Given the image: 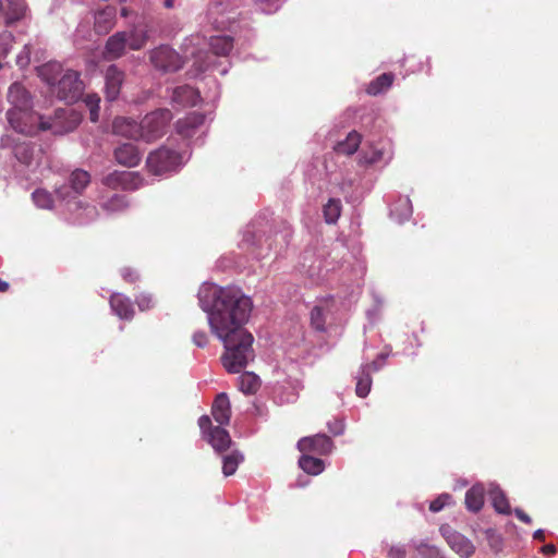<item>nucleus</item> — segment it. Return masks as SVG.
<instances>
[{"label":"nucleus","mask_w":558,"mask_h":558,"mask_svg":"<svg viewBox=\"0 0 558 558\" xmlns=\"http://www.w3.org/2000/svg\"><path fill=\"white\" fill-rule=\"evenodd\" d=\"M197 296L211 332L223 344V367L231 374L241 373L255 359L254 337L245 327L253 308L251 298L240 288L208 282L201 286Z\"/></svg>","instance_id":"obj_1"},{"label":"nucleus","mask_w":558,"mask_h":558,"mask_svg":"<svg viewBox=\"0 0 558 558\" xmlns=\"http://www.w3.org/2000/svg\"><path fill=\"white\" fill-rule=\"evenodd\" d=\"M211 415L220 426H213L208 415H202L198 418V426L204 439L215 451L221 452L227 450L231 445V437L222 427L229 424L231 416L230 400L226 392L217 395L211 405Z\"/></svg>","instance_id":"obj_2"},{"label":"nucleus","mask_w":558,"mask_h":558,"mask_svg":"<svg viewBox=\"0 0 558 558\" xmlns=\"http://www.w3.org/2000/svg\"><path fill=\"white\" fill-rule=\"evenodd\" d=\"M8 101L12 106L7 112L10 126L23 136L33 137L39 114L32 111L33 102L28 90L21 83H13L9 87Z\"/></svg>","instance_id":"obj_3"},{"label":"nucleus","mask_w":558,"mask_h":558,"mask_svg":"<svg viewBox=\"0 0 558 558\" xmlns=\"http://www.w3.org/2000/svg\"><path fill=\"white\" fill-rule=\"evenodd\" d=\"M181 143L177 142V144ZM190 157L191 151L187 147L162 145L148 155L146 166L154 175H167L180 170Z\"/></svg>","instance_id":"obj_4"},{"label":"nucleus","mask_w":558,"mask_h":558,"mask_svg":"<svg viewBox=\"0 0 558 558\" xmlns=\"http://www.w3.org/2000/svg\"><path fill=\"white\" fill-rule=\"evenodd\" d=\"M58 63H48L41 66L40 74L49 85H52V93L68 104L75 102L83 94L84 84L80 78V73L73 70H68L62 77L54 83L56 77L50 74L60 70Z\"/></svg>","instance_id":"obj_5"},{"label":"nucleus","mask_w":558,"mask_h":558,"mask_svg":"<svg viewBox=\"0 0 558 558\" xmlns=\"http://www.w3.org/2000/svg\"><path fill=\"white\" fill-rule=\"evenodd\" d=\"M333 149L339 154H356L359 163L363 166L387 163L390 159L384 142H337Z\"/></svg>","instance_id":"obj_6"},{"label":"nucleus","mask_w":558,"mask_h":558,"mask_svg":"<svg viewBox=\"0 0 558 558\" xmlns=\"http://www.w3.org/2000/svg\"><path fill=\"white\" fill-rule=\"evenodd\" d=\"M81 121V113L73 108H59L50 118L39 114V121L35 123L36 128L33 136H37L45 131H50L52 135H64L74 131Z\"/></svg>","instance_id":"obj_7"},{"label":"nucleus","mask_w":558,"mask_h":558,"mask_svg":"<svg viewBox=\"0 0 558 558\" xmlns=\"http://www.w3.org/2000/svg\"><path fill=\"white\" fill-rule=\"evenodd\" d=\"M11 149L19 161L16 171L26 180H37L38 177L34 174L44 165L43 149L36 148L35 142H13Z\"/></svg>","instance_id":"obj_8"},{"label":"nucleus","mask_w":558,"mask_h":558,"mask_svg":"<svg viewBox=\"0 0 558 558\" xmlns=\"http://www.w3.org/2000/svg\"><path fill=\"white\" fill-rule=\"evenodd\" d=\"M58 198L65 203L66 210L70 214V219L76 225H86L94 221L98 217L96 206L85 203L75 197L70 198V193L66 186L56 189Z\"/></svg>","instance_id":"obj_9"},{"label":"nucleus","mask_w":558,"mask_h":558,"mask_svg":"<svg viewBox=\"0 0 558 558\" xmlns=\"http://www.w3.org/2000/svg\"><path fill=\"white\" fill-rule=\"evenodd\" d=\"M172 120V112L169 109H157L147 113L141 125L142 138L153 136L161 137L166 134L170 121Z\"/></svg>","instance_id":"obj_10"},{"label":"nucleus","mask_w":558,"mask_h":558,"mask_svg":"<svg viewBox=\"0 0 558 558\" xmlns=\"http://www.w3.org/2000/svg\"><path fill=\"white\" fill-rule=\"evenodd\" d=\"M149 59L153 65L162 72H175L183 66L180 54L167 45L153 49Z\"/></svg>","instance_id":"obj_11"},{"label":"nucleus","mask_w":558,"mask_h":558,"mask_svg":"<svg viewBox=\"0 0 558 558\" xmlns=\"http://www.w3.org/2000/svg\"><path fill=\"white\" fill-rule=\"evenodd\" d=\"M104 185L111 189L134 191L144 185V179L138 172L114 171L102 179Z\"/></svg>","instance_id":"obj_12"},{"label":"nucleus","mask_w":558,"mask_h":558,"mask_svg":"<svg viewBox=\"0 0 558 558\" xmlns=\"http://www.w3.org/2000/svg\"><path fill=\"white\" fill-rule=\"evenodd\" d=\"M440 533L450 548L462 558L473 555L475 547L472 542L461 533L452 530L449 525H441Z\"/></svg>","instance_id":"obj_13"},{"label":"nucleus","mask_w":558,"mask_h":558,"mask_svg":"<svg viewBox=\"0 0 558 558\" xmlns=\"http://www.w3.org/2000/svg\"><path fill=\"white\" fill-rule=\"evenodd\" d=\"M298 449L301 452H313L316 454H329L333 449V442L326 434L303 437L298 441Z\"/></svg>","instance_id":"obj_14"},{"label":"nucleus","mask_w":558,"mask_h":558,"mask_svg":"<svg viewBox=\"0 0 558 558\" xmlns=\"http://www.w3.org/2000/svg\"><path fill=\"white\" fill-rule=\"evenodd\" d=\"M124 78V72L116 64L107 68L105 73V95L108 101H113L118 98Z\"/></svg>","instance_id":"obj_15"},{"label":"nucleus","mask_w":558,"mask_h":558,"mask_svg":"<svg viewBox=\"0 0 558 558\" xmlns=\"http://www.w3.org/2000/svg\"><path fill=\"white\" fill-rule=\"evenodd\" d=\"M205 114L203 113H190L184 119L177 122V133L184 138L194 137L198 134V131L205 126Z\"/></svg>","instance_id":"obj_16"},{"label":"nucleus","mask_w":558,"mask_h":558,"mask_svg":"<svg viewBox=\"0 0 558 558\" xmlns=\"http://www.w3.org/2000/svg\"><path fill=\"white\" fill-rule=\"evenodd\" d=\"M116 160L125 167H136L143 157V151L134 142H124L114 149Z\"/></svg>","instance_id":"obj_17"},{"label":"nucleus","mask_w":558,"mask_h":558,"mask_svg":"<svg viewBox=\"0 0 558 558\" xmlns=\"http://www.w3.org/2000/svg\"><path fill=\"white\" fill-rule=\"evenodd\" d=\"M128 48L126 31L111 35L105 45L104 57L107 60H116L125 54Z\"/></svg>","instance_id":"obj_18"},{"label":"nucleus","mask_w":558,"mask_h":558,"mask_svg":"<svg viewBox=\"0 0 558 558\" xmlns=\"http://www.w3.org/2000/svg\"><path fill=\"white\" fill-rule=\"evenodd\" d=\"M141 125L131 118L118 117L112 122V135L126 140H140Z\"/></svg>","instance_id":"obj_19"},{"label":"nucleus","mask_w":558,"mask_h":558,"mask_svg":"<svg viewBox=\"0 0 558 558\" xmlns=\"http://www.w3.org/2000/svg\"><path fill=\"white\" fill-rule=\"evenodd\" d=\"M199 93L190 85L178 86L172 90L171 101L180 107H194L199 101Z\"/></svg>","instance_id":"obj_20"},{"label":"nucleus","mask_w":558,"mask_h":558,"mask_svg":"<svg viewBox=\"0 0 558 558\" xmlns=\"http://www.w3.org/2000/svg\"><path fill=\"white\" fill-rule=\"evenodd\" d=\"M148 25L146 23H137L132 26L128 34V48L131 50H141L145 47L149 39Z\"/></svg>","instance_id":"obj_21"},{"label":"nucleus","mask_w":558,"mask_h":558,"mask_svg":"<svg viewBox=\"0 0 558 558\" xmlns=\"http://www.w3.org/2000/svg\"><path fill=\"white\" fill-rule=\"evenodd\" d=\"M110 307L120 319H132L134 310L131 300L122 293L110 296Z\"/></svg>","instance_id":"obj_22"},{"label":"nucleus","mask_w":558,"mask_h":558,"mask_svg":"<svg viewBox=\"0 0 558 558\" xmlns=\"http://www.w3.org/2000/svg\"><path fill=\"white\" fill-rule=\"evenodd\" d=\"M116 8L108 5L95 14L94 27L97 34L109 33L116 24Z\"/></svg>","instance_id":"obj_23"},{"label":"nucleus","mask_w":558,"mask_h":558,"mask_svg":"<svg viewBox=\"0 0 558 558\" xmlns=\"http://www.w3.org/2000/svg\"><path fill=\"white\" fill-rule=\"evenodd\" d=\"M69 182L70 185H66V187L70 193V198L73 199L72 197H75V199H77V195L89 184L90 174L85 170L76 169L72 171ZM63 186H65V184Z\"/></svg>","instance_id":"obj_24"},{"label":"nucleus","mask_w":558,"mask_h":558,"mask_svg":"<svg viewBox=\"0 0 558 558\" xmlns=\"http://www.w3.org/2000/svg\"><path fill=\"white\" fill-rule=\"evenodd\" d=\"M485 488L482 484L473 485L465 494V507L471 512H478L484 506Z\"/></svg>","instance_id":"obj_25"},{"label":"nucleus","mask_w":558,"mask_h":558,"mask_svg":"<svg viewBox=\"0 0 558 558\" xmlns=\"http://www.w3.org/2000/svg\"><path fill=\"white\" fill-rule=\"evenodd\" d=\"M393 82H395L393 73H391V72L383 73L368 83L365 92L369 96H378V95L387 92L391 87Z\"/></svg>","instance_id":"obj_26"},{"label":"nucleus","mask_w":558,"mask_h":558,"mask_svg":"<svg viewBox=\"0 0 558 558\" xmlns=\"http://www.w3.org/2000/svg\"><path fill=\"white\" fill-rule=\"evenodd\" d=\"M371 373L368 363L362 364L357 372L355 392L360 398H365L371 391L373 383Z\"/></svg>","instance_id":"obj_27"},{"label":"nucleus","mask_w":558,"mask_h":558,"mask_svg":"<svg viewBox=\"0 0 558 558\" xmlns=\"http://www.w3.org/2000/svg\"><path fill=\"white\" fill-rule=\"evenodd\" d=\"M412 203L409 197H400L390 207V216L399 223L404 222L412 216Z\"/></svg>","instance_id":"obj_28"},{"label":"nucleus","mask_w":558,"mask_h":558,"mask_svg":"<svg viewBox=\"0 0 558 558\" xmlns=\"http://www.w3.org/2000/svg\"><path fill=\"white\" fill-rule=\"evenodd\" d=\"M488 494L492 499L493 507L498 513L510 514L511 508L508 499L498 485L490 484Z\"/></svg>","instance_id":"obj_29"},{"label":"nucleus","mask_w":558,"mask_h":558,"mask_svg":"<svg viewBox=\"0 0 558 558\" xmlns=\"http://www.w3.org/2000/svg\"><path fill=\"white\" fill-rule=\"evenodd\" d=\"M303 452L299 459V466L310 475H318L325 470V463L322 459L312 457Z\"/></svg>","instance_id":"obj_30"},{"label":"nucleus","mask_w":558,"mask_h":558,"mask_svg":"<svg viewBox=\"0 0 558 558\" xmlns=\"http://www.w3.org/2000/svg\"><path fill=\"white\" fill-rule=\"evenodd\" d=\"M209 47L216 56H228L233 49V38L227 35L213 36L209 40Z\"/></svg>","instance_id":"obj_31"},{"label":"nucleus","mask_w":558,"mask_h":558,"mask_svg":"<svg viewBox=\"0 0 558 558\" xmlns=\"http://www.w3.org/2000/svg\"><path fill=\"white\" fill-rule=\"evenodd\" d=\"M259 386V377L252 372H244L238 378V387L245 395L255 393Z\"/></svg>","instance_id":"obj_32"},{"label":"nucleus","mask_w":558,"mask_h":558,"mask_svg":"<svg viewBox=\"0 0 558 558\" xmlns=\"http://www.w3.org/2000/svg\"><path fill=\"white\" fill-rule=\"evenodd\" d=\"M342 203L339 198H329L323 207L324 219L327 223H336L341 215Z\"/></svg>","instance_id":"obj_33"},{"label":"nucleus","mask_w":558,"mask_h":558,"mask_svg":"<svg viewBox=\"0 0 558 558\" xmlns=\"http://www.w3.org/2000/svg\"><path fill=\"white\" fill-rule=\"evenodd\" d=\"M129 207V201L125 195L114 194L111 198L101 204L102 210L108 215L121 213Z\"/></svg>","instance_id":"obj_34"},{"label":"nucleus","mask_w":558,"mask_h":558,"mask_svg":"<svg viewBox=\"0 0 558 558\" xmlns=\"http://www.w3.org/2000/svg\"><path fill=\"white\" fill-rule=\"evenodd\" d=\"M244 460L243 454L240 451H232L222 458V473L225 476L233 475L239 464Z\"/></svg>","instance_id":"obj_35"},{"label":"nucleus","mask_w":558,"mask_h":558,"mask_svg":"<svg viewBox=\"0 0 558 558\" xmlns=\"http://www.w3.org/2000/svg\"><path fill=\"white\" fill-rule=\"evenodd\" d=\"M8 2L9 11L5 14V23L11 25L25 15L26 7L20 0H8Z\"/></svg>","instance_id":"obj_36"},{"label":"nucleus","mask_w":558,"mask_h":558,"mask_svg":"<svg viewBox=\"0 0 558 558\" xmlns=\"http://www.w3.org/2000/svg\"><path fill=\"white\" fill-rule=\"evenodd\" d=\"M32 199L35 206L39 209H52L53 208V197L51 193H49L45 189H36L32 193Z\"/></svg>","instance_id":"obj_37"},{"label":"nucleus","mask_w":558,"mask_h":558,"mask_svg":"<svg viewBox=\"0 0 558 558\" xmlns=\"http://www.w3.org/2000/svg\"><path fill=\"white\" fill-rule=\"evenodd\" d=\"M256 244L262 246V239H257L255 233L251 230V227H248L244 232L242 245L248 248L250 246H254ZM252 254H254V256L258 259L264 258L268 255V253L263 252L262 247L257 252L253 251Z\"/></svg>","instance_id":"obj_38"},{"label":"nucleus","mask_w":558,"mask_h":558,"mask_svg":"<svg viewBox=\"0 0 558 558\" xmlns=\"http://www.w3.org/2000/svg\"><path fill=\"white\" fill-rule=\"evenodd\" d=\"M84 102H85L86 107L89 110V119H90V121L92 122H97L98 119H99L100 97L97 94H95V93L87 94L84 97Z\"/></svg>","instance_id":"obj_39"},{"label":"nucleus","mask_w":558,"mask_h":558,"mask_svg":"<svg viewBox=\"0 0 558 558\" xmlns=\"http://www.w3.org/2000/svg\"><path fill=\"white\" fill-rule=\"evenodd\" d=\"M311 324L318 331L325 330V316L322 306H314L311 311Z\"/></svg>","instance_id":"obj_40"},{"label":"nucleus","mask_w":558,"mask_h":558,"mask_svg":"<svg viewBox=\"0 0 558 558\" xmlns=\"http://www.w3.org/2000/svg\"><path fill=\"white\" fill-rule=\"evenodd\" d=\"M452 502V497L449 494H441L435 500H433L429 505V510L432 512H439L446 506Z\"/></svg>","instance_id":"obj_41"},{"label":"nucleus","mask_w":558,"mask_h":558,"mask_svg":"<svg viewBox=\"0 0 558 558\" xmlns=\"http://www.w3.org/2000/svg\"><path fill=\"white\" fill-rule=\"evenodd\" d=\"M278 1L279 0H256V3L265 13H272L278 9Z\"/></svg>","instance_id":"obj_42"},{"label":"nucleus","mask_w":558,"mask_h":558,"mask_svg":"<svg viewBox=\"0 0 558 558\" xmlns=\"http://www.w3.org/2000/svg\"><path fill=\"white\" fill-rule=\"evenodd\" d=\"M193 343L198 348H205L208 343V335L205 331L197 330L192 336Z\"/></svg>","instance_id":"obj_43"},{"label":"nucleus","mask_w":558,"mask_h":558,"mask_svg":"<svg viewBox=\"0 0 558 558\" xmlns=\"http://www.w3.org/2000/svg\"><path fill=\"white\" fill-rule=\"evenodd\" d=\"M328 429L335 436H340L344 433V423L341 420H335L328 423Z\"/></svg>","instance_id":"obj_44"},{"label":"nucleus","mask_w":558,"mask_h":558,"mask_svg":"<svg viewBox=\"0 0 558 558\" xmlns=\"http://www.w3.org/2000/svg\"><path fill=\"white\" fill-rule=\"evenodd\" d=\"M389 353L383 352L380 353L376 360H374L371 365V372H378L386 363V360L388 359Z\"/></svg>","instance_id":"obj_45"},{"label":"nucleus","mask_w":558,"mask_h":558,"mask_svg":"<svg viewBox=\"0 0 558 558\" xmlns=\"http://www.w3.org/2000/svg\"><path fill=\"white\" fill-rule=\"evenodd\" d=\"M136 303L141 311L149 310L153 306V299L149 294H141Z\"/></svg>","instance_id":"obj_46"},{"label":"nucleus","mask_w":558,"mask_h":558,"mask_svg":"<svg viewBox=\"0 0 558 558\" xmlns=\"http://www.w3.org/2000/svg\"><path fill=\"white\" fill-rule=\"evenodd\" d=\"M407 550L403 545L391 546L388 551V558H405Z\"/></svg>","instance_id":"obj_47"},{"label":"nucleus","mask_w":558,"mask_h":558,"mask_svg":"<svg viewBox=\"0 0 558 558\" xmlns=\"http://www.w3.org/2000/svg\"><path fill=\"white\" fill-rule=\"evenodd\" d=\"M2 44H0L1 54L5 56L9 52V45L13 41V35L10 32H5L2 35Z\"/></svg>","instance_id":"obj_48"},{"label":"nucleus","mask_w":558,"mask_h":558,"mask_svg":"<svg viewBox=\"0 0 558 558\" xmlns=\"http://www.w3.org/2000/svg\"><path fill=\"white\" fill-rule=\"evenodd\" d=\"M121 275L123 279L129 282H134L138 278L137 272L131 268L122 269Z\"/></svg>","instance_id":"obj_49"},{"label":"nucleus","mask_w":558,"mask_h":558,"mask_svg":"<svg viewBox=\"0 0 558 558\" xmlns=\"http://www.w3.org/2000/svg\"><path fill=\"white\" fill-rule=\"evenodd\" d=\"M514 513H515V517H517L520 521H522V522H524V523H527V524L532 522L531 517H530L529 514H526V513H525L523 510H521L520 508L514 509Z\"/></svg>","instance_id":"obj_50"},{"label":"nucleus","mask_w":558,"mask_h":558,"mask_svg":"<svg viewBox=\"0 0 558 558\" xmlns=\"http://www.w3.org/2000/svg\"><path fill=\"white\" fill-rule=\"evenodd\" d=\"M542 551L545 555H553V554L556 553V547L553 544H547V545L542 547Z\"/></svg>","instance_id":"obj_51"},{"label":"nucleus","mask_w":558,"mask_h":558,"mask_svg":"<svg viewBox=\"0 0 558 558\" xmlns=\"http://www.w3.org/2000/svg\"><path fill=\"white\" fill-rule=\"evenodd\" d=\"M533 537H534L535 539L543 541V539H544V537H545V532H544V530H542V529L536 530V531L533 533Z\"/></svg>","instance_id":"obj_52"},{"label":"nucleus","mask_w":558,"mask_h":558,"mask_svg":"<svg viewBox=\"0 0 558 558\" xmlns=\"http://www.w3.org/2000/svg\"><path fill=\"white\" fill-rule=\"evenodd\" d=\"M345 140H348V141H351V140H361V135H360L357 132L352 131V132H350V133L347 135Z\"/></svg>","instance_id":"obj_53"},{"label":"nucleus","mask_w":558,"mask_h":558,"mask_svg":"<svg viewBox=\"0 0 558 558\" xmlns=\"http://www.w3.org/2000/svg\"><path fill=\"white\" fill-rule=\"evenodd\" d=\"M298 398L296 392L290 393L286 399H281L282 402H294Z\"/></svg>","instance_id":"obj_54"},{"label":"nucleus","mask_w":558,"mask_h":558,"mask_svg":"<svg viewBox=\"0 0 558 558\" xmlns=\"http://www.w3.org/2000/svg\"><path fill=\"white\" fill-rule=\"evenodd\" d=\"M162 5L166 9H172L175 5V0H162Z\"/></svg>","instance_id":"obj_55"},{"label":"nucleus","mask_w":558,"mask_h":558,"mask_svg":"<svg viewBox=\"0 0 558 558\" xmlns=\"http://www.w3.org/2000/svg\"><path fill=\"white\" fill-rule=\"evenodd\" d=\"M131 13L132 11L126 7H123L120 11L122 17H128Z\"/></svg>","instance_id":"obj_56"},{"label":"nucleus","mask_w":558,"mask_h":558,"mask_svg":"<svg viewBox=\"0 0 558 558\" xmlns=\"http://www.w3.org/2000/svg\"><path fill=\"white\" fill-rule=\"evenodd\" d=\"M290 235H291V234H290V231H289V230H286L284 232H282V233L280 234V238L284 241V243H288V239H289V236H290Z\"/></svg>","instance_id":"obj_57"},{"label":"nucleus","mask_w":558,"mask_h":558,"mask_svg":"<svg viewBox=\"0 0 558 558\" xmlns=\"http://www.w3.org/2000/svg\"><path fill=\"white\" fill-rule=\"evenodd\" d=\"M9 289V283L0 280V292H4Z\"/></svg>","instance_id":"obj_58"},{"label":"nucleus","mask_w":558,"mask_h":558,"mask_svg":"<svg viewBox=\"0 0 558 558\" xmlns=\"http://www.w3.org/2000/svg\"><path fill=\"white\" fill-rule=\"evenodd\" d=\"M265 242H267V250L270 251L271 250V243L269 242V239H265Z\"/></svg>","instance_id":"obj_59"},{"label":"nucleus","mask_w":558,"mask_h":558,"mask_svg":"<svg viewBox=\"0 0 558 558\" xmlns=\"http://www.w3.org/2000/svg\"><path fill=\"white\" fill-rule=\"evenodd\" d=\"M8 145L7 144H3L1 145V148H5Z\"/></svg>","instance_id":"obj_60"},{"label":"nucleus","mask_w":558,"mask_h":558,"mask_svg":"<svg viewBox=\"0 0 558 558\" xmlns=\"http://www.w3.org/2000/svg\"><path fill=\"white\" fill-rule=\"evenodd\" d=\"M2 68V64L0 63V69Z\"/></svg>","instance_id":"obj_61"}]
</instances>
